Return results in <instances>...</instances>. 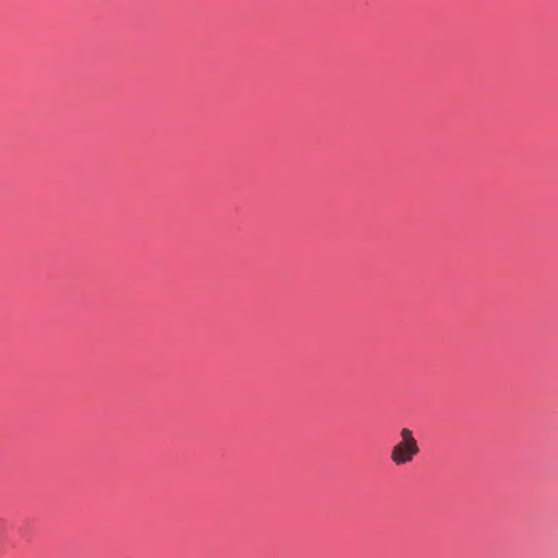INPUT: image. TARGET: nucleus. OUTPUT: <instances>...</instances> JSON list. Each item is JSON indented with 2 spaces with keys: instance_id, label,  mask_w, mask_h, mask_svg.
<instances>
[{
  "instance_id": "1",
  "label": "nucleus",
  "mask_w": 558,
  "mask_h": 558,
  "mask_svg": "<svg viewBox=\"0 0 558 558\" xmlns=\"http://www.w3.org/2000/svg\"><path fill=\"white\" fill-rule=\"evenodd\" d=\"M400 441L391 449L390 459L397 465H404L411 462L420 452V447L409 428L400 430Z\"/></svg>"
}]
</instances>
